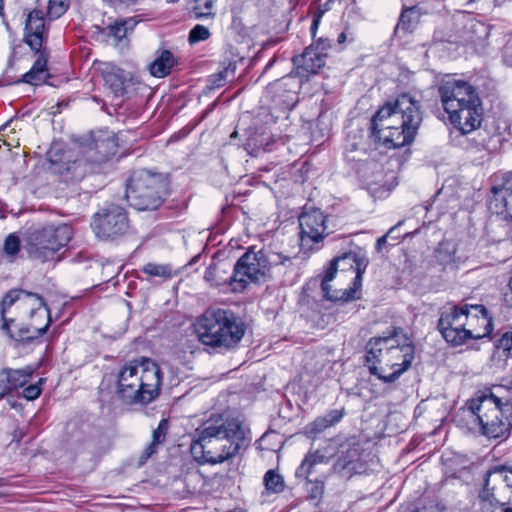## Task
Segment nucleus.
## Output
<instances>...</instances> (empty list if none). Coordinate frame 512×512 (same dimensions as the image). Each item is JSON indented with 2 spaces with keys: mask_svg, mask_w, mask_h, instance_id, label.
<instances>
[{
  "mask_svg": "<svg viewBox=\"0 0 512 512\" xmlns=\"http://www.w3.org/2000/svg\"><path fill=\"white\" fill-rule=\"evenodd\" d=\"M72 227L66 223L48 224L27 237L25 249L30 258L45 262L71 240Z\"/></svg>",
  "mask_w": 512,
  "mask_h": 512,
  "instance_id": "obj_9",
  "label": "nucleus"
},
{
  "mask_svg": "<svg viewBox=\"0 0 512 512\" xmlns=\"http://www.w3.org/2000/svg\"><path fill=\"white\" fill-rule=\"evenodd\" d=\"M161 384L159 366L153 360L141 357L119 369L115 395L126 405H147L159 396Z\"/></svg>",
  "mask_w": 512,
  "mask_h": 512,
  "instance_id": "obj_4",
  "label": "nucleus"
},
{
  "mask_svg": "<svg viewBox=\"0 0 512 512\" xmlns=\"http://www.w3.org/2000/svg\"><path fill=\"white\" fill-rule=\"evenodd\" d=\"M210 35L211 33L206 26L197 24L190 30L188 41L191 45H193L201 41L207 40L210 37Z\"/></svg>",
  "mask_w": 512,
  "mask_h": 512,
  "instance_id": "obj_41",
  "label": "nucleus"
},
{
  "mask_svg": "<svg viewBox=\"0 0 512 512\" xmlns=\"http://www.w3.org/2000/svg\"><path fill=\"white\" fill-rule=\"evenodd\" d=\"M45 317H46V322H45L44 326L39 327V328L33 327V329L35 330V334L27 335L25 337L27 340H31L33 338H37V337L42 336L43 334L46 333L48 327L50 326V322H51L50 310L48 308L45 309Z\"/></svg>",
  "mask_w": 512,
  "mask_h": 512,
  "instance_id": "obj_46",
  "label": "nucleus"
},
{
  "mask_svg": "<svg viewBox=\"0 0 512 512\" xmlns=\"http://www.w3.org/2000/svg\"><path fill=\"white\" fill-rule=\"evenodd\" d=\"M346 41L353 42L354 41V35L351 31L348 29L341 32L337 37V43L339 45H343Z\"/></svg>",
  "mask_w": 512,
  "mask_h": 512,
  "instance_id": "obj_50",
  "label": "nucleus"
},
{
  "mask_svg": "<svg viewBox=\"0 0 512 512\" xmlns=\"http://www.w3.org/2000/svg\"><path fill=\"white\" fill-rule=\"evenodd\" d=\"M142 272L152 278H160L162 280L171 279L174 275L173 268L169 264H158L149 262L142 267Z\"/></svg>",
  "mask_w": 512,
  "mask_h": 512,
  "instance_id": "obj_36",
  "label": "nucleus"
},
{
  "mask_svg": "<svg viewBox=\"0 0 512 512\" xmlns=\"http://www.w3.org/2000/svg\"><path fill=\"white\" fill-rule=\"evenodd\" d=\"M263 256L268 272H270L272 268H278L279 272H282L281 267H283V273H286L287 269L293 266L292 258L281 252L263 250Z\"/></svg>",
  "mask_w": 512,
  "mask_h": 512,
  "instance_id": "obj_31",
  "label": "nucleus"
},
{
  "mask_svg": "<svg viewBox=\"0 0 512 512\" xmlns=\"http://www.w3.org/2000/svg\"><path fill=\"white\" fill-rule=\"evenodd\" d=\"M169 428V422L167 419H162L158 427L152 433V441L145 448L143 454L141 455V461L144 462L148 458H150L154 453H156L157 448L160 444H162L166 438L167 432Z\"/></svg>",
  "mask_w": 512,
  "mask_h": 512,
  "instance_id": "obj_30",
  "label": "nucleus"
},
{
  "mask_svg": "<svg viewBox=\"0 0 512 512\" xmlns=\"http://www.w3.org/2000/svg\"><path fill=\"white\" fill-rule=\"evenodd\" d=\"M236 135H237V132L235 131V132H233V133L231 134V137H236Z\"/></svg>",
  "mask_w": 512,
  "mask_h": 512,
  "instance_id": "obj_59",
  "label": "nucleus"
},
{
  "mask_svg": "<svg viewBox=\"0 0 512 512\" xmlns=\"http://www.w3.org/2000/svg\"><path fill=\"white\" fill-rule=\"evenodd\" d=\"M41 384L42 379H40L37 383L31 384L24 388L22 395L27 400H35L37 399L41 394Z\"/></svg>",
  "mask_w": 512,
  "mask_h": 512,
  "instance_id": "obj_45",
  "label": "nucleus"
},
{
  "mask_svg": "<svg viewBox=\"0 0 512 512\" xmlns=\"http://www.w3.org/2000/svg\"><path fill=\"white\" fill-rule=\"evenodd\" d=\"M344 416V410L334 409L326 413L324 416L316 418L311 423V432L314 434L320 433L323 430L338 423Z\"/></svg>",
  "mask_w": 512,
  "mask_h": 512,
  "instance_id": "obj_34",
  "label": "nucleus"
},
{
  "mask_svg": "<svg viewBox=\"0 0 512 512\" xmlns=\"http://www.w3.org/2000/svg\"><path fill=\"white\" fill-rule=\"evenodd\" d=\"M334 291H335V290H333V289H332V287H331V285L329 284V294H334Z\"/></svg>",
  "mask_w": 512,
  "mask_h": 512,
  "instance_id": "obj_58",
  "label": "nucleus"
},
{
  "mask_svg": "<svg viewBox=\"0 0 512 512\" xmlns=\"http://www.w3.org/2000/svg\"><path fill=\"white\" fill-rule=\"evenodd\" d=\"M18 302L22 307L30 309L33 316L37 311L45 307L44 299L37 293L29 292L23 289H12L6 293L0 303V312L3 319L2 329L8 331V320L5 313L14 303Z\"/></svg>",
  "mask_w": 512,
  "mask_h": 512,
  "instance_id": "obj_15",
  "label": "nucleus"
},
{
  "mask_svg": "<svg viewBox=\"0 0 512 512\" xmlns=\"http://www.w3.org/2000/svg\"><path fill=\"white\" fill-rule=\"evenodd\" d=\"M397 226H398V225H396V226H394V227H391V228L389 229V231H388L385 235H383L382 237H380V238L377 240L376 248H377V250H378V251H380V250H381V248H382V246H383V245H385V244L387 243V238H388L389 236H392V235H393V233H394V232L396 231V229H397Z\"/></svg>",
  "mask_w": 512,
  "mask_h": 512,
  "instance_id": "obj_51",
  "label": "nucleus"
},
{
  "mask_svg": "<svg viewBox=\"0 0 512 512\" xmlns=\"http://www.w3.org/2000/svg\"><path fill=\"white\" fill-rule=\"evenodd\" d=\"M512 350V332L504 333L496 344V351L493 358H503L504 361L510 357V351Z\"/></svg>",
  "mask_w": 512,
  "mask_h": 512,
  "instance_id": "obj_39",
  "label": "nucleus"
},
{
  "mask_svg": "<svg viewBox=\"0 0 512 512\" xmlns=\"http://www.w3.org/2000/svg\"><path fill=\"white\" fill-rule=\"evenodd\" d=\"M310 46L314 47L316 51L325 53L327 56L328 50L331 48V42L329 39L319 38L317 41H315Z\"/></svg>",
  "mask_w": 512,
  "mask_h": 512,
  "instance_id": "obj_48",
  "label": "nucleus"
},
{
  "mask_svg": "<svg viewBox=\"0 0 512 512\" xmlns=\"http://www.w3.org/2000/svg\"><path fill=\"white\" fill-rule=\"evenodd\" d=\"M102 75L105 85L115 97H121L126 93L128 78L124 70L109 64L103 69Z\"/></svg>",
  "mask_w": 512,
  "mask_h": 512,
  "instance_id": "obj_25",
  "label": "nucleus"
},
{
  "mask_svg": "<svg viewBox=\"0 0 512 512\" xmlns=\"http://www.w3.org/2000/svg\"><path fill=\"white\" fill-rule=\"evenodd\" d=\"M486 475L490 484L498 485L512 498V466H495Z\"/></svg>",
  "mask_w": 512,
  "mask_h": 512,
  "instance_id": "obj_26",
  "label": "nucleus"
},
{
  "mask_svg": "<svg viewBox=\"0 0 512 512\" xmlns=\"http://www.w3.org/2000/svg\"><path fill=\"white\" fill-rule=\"evenodd\" d=\"M350 463H351V460H345V461H344V463H343V464H341V468H343V469H344V468H346ZM337 465H340V462H338V463L336 464V466H337Z\"/></svg>",
  "mask_w": 512,
  "mask_h": 512,
  "instance_id": "obj_55",
  "label": "nucleus"
},
{
  "mask_svg": "<svg viewBox=\"0 0 512 512\" xmlns=\"http://www.w3.org/2000/svg\"><path fill=\"white\" fill-rule=\"evenodd\" d=\"M464 412L478 425L481 434L499 438L512 427V404L502 403L494 394H479L466 402Z\"/></svg>",
  "mask_w": 512,
  "mask_h": 512,
  "instance_id": "obj_7",
  "label": "nucleus"
},
{
  "mask_svg": "<svg viewBox=\"0 0 512 512\" xmlns=\"http://www.w3.org/2000/svg\"><path fill=\"white\" fill-rule=\"evenodd\" d=\"M4 486H5L4 480H3L2 478H0V489H1L2 487H4ZM1 494H2V493L0 492V495H1Z\"/></svg>",
  "mask_w": 512,
  "mask_h": 512,
  "instance_id": "obj_56",
  "label": "nucleus"
},
{
  "mask_svg": "<svg viewBox=\"0 0 512 512\" xmlns=\"http://www.w3.org/2000/svg\"><path fill=\"white\" fill-rule=\"evenodd\" d=\"M193 12L197 19L214 18L215 0H194Z\"/></svg>",
  "mask_w": 512,
  "mask_h": 512,
  "instance_id": "obj_37",
  "label": "nucleus"
},
{
  "mask_svg": "<svg viewBox=\"0 0 512 512\" xmlns=\"http://www.w3.org/2000/svg\"><path fill=\"white\" fill-rule=\"evenodd\" d=\"M337 266L335 260H332L330 266L325 272V275L321 281V290L323 297L333 302H347L355 298L356 289L349 287L346 289H335L334 294H329V283L335 278L337 273Z\"/></svg>",
  "mask_w": 512,
  "mask_h": 512,
  "instance_id": "obj_24",
  "label": "nucleus"
},
{
  "mask_svg": "<svg viewBox=\"0 0 512 512\" xmlns=\"http://www.w3.org/2000/svg\"><path fill=\"white\" fill-rule=\"evenodd\" d=\"M47 55L41 52L34 61L31 69L23 75L22 81L31 85H39L48 77Z\"/></svg>",
  "mask_w": 512,
  "mask_h": 512,
  "instance_id": "obj_28",
  "label": "nucleus"
},
{
  "mask_svg": "<svg viewBox=\"0 0 512 512\" xmlns=\"http://www.w3.org/2000/svg\"><path fill=\"white\" fill-rule=\"evenodd\" d=\"M166 192L167 181L161 174L140 170L128 179L125 197L137 210H154L162 204Z\"/></svg>",
  "mask_w": 512,
  "mask_h": 512,
  "instance_id": "obj_8",
  "label": "nucleus"
},
{
  "mask_svg": "<svg viewBox=\"0 0 512 512\" xmlns=\"http://www.w3.org/2000/svg\"><path fill=\"white\" fill-rule=\"evenodd\" d=\"M3 11V0H0V14H2Z\"/></svg>",
  "mask_w": 512,
  "mask_h": 512,
  "instance_id": "obj_57",
  "label": "nucleus"
},
{
  "mask_svg": "<svg viewBox=\"0 0 512 512\" xmlns=\"http://www.w3.org/2000/svg\"><path fill=\"white\" fill-rule=\"evenodd\" d=\"M438 94L450 123L461 135L480 128L484 108L475 86L462 79L449 78L438 86Z\"/></svg>",
  "mask_w": 512,
  "mask_h": 512,
  "instance_id": "obj_3",
  "label": "nucleus"
},
{
  "mask_svg": "<svg viewBox=\"0 0 512 512\" xmlns=\"http://www.w3.org/2000/svg\"><path fill=\"white\" fill-rule=\"evenodd\" d=\"M12 386L6 381V377L0 380V399L10 393Z\"/></svg>",
  "mask_w": 512,
  "mask_h": 512,
  "instance_id": "obj_52",
  "label": "nucleus"
},
{
  "mask_svg": "<svg viewBox=\"0 0 512 512\" xmlns=\"http://www.w3.org/2000/svg\"><path fill=\"white\" fill-rule=\"evenodd\" d=\"M35 369L31 366H26L21 369H4L1 373L6 377V381L12 386L13 389L23 387L31 379Z\"/></svg>",
  "mask_w": 512,
  "mask_h": 512,
  "instance_id": "obj_29",
  "label": "nucleus"
},
{
  "mask_svg": "<svg viewBox=\"0 0 512 512\" xmlns=\"http://www.w3.org/2000/svg\"><path fill=\"white\" fill-rule=\"evenodd\" d=\"M50 169L57 174H76L77 168L83 159H73L71 152L62 151L57 146H52L47 153Z\"/></svg>",
  "mask_w": 512,
  "mask_h": 512,
  "instance_id": "obj_21",
  "label": "nucleus"
},
{
  "mask_svg": "<svg viewBox=\"0 0 512 512\" xmlns=\"http://www.w3.org/2000/svg\"><path fill=\"white\" fill-rule=\"evenodd\" d=\"M263 250H248L235 263L231 279L235 283L233 290L244 289L249 283H260L268 276Z\"/></svg>",
  "mask_w": 512,
  "mask_h": 512,
  "instance_id": "obj_10",
  "label": "nucleus"
},
{
  "mask_svg": "<svg viewBox=\"0 0 512 512\" xmlns=\"http://www.w3.org/2000/svg\"><path fill=\"white\" fill-rule=\"evenodd\" d=\"M92 228L100 239H115L129 228L127 214L120 206L110 205L94 215Z\"/></svg>",
  "mask_w": 512,
  "mask_h": 512,
  "instance_id": "obj_11",
  "label": "nucleus"
},
{
  "mask_svg": "<svg viewBox=\"0 0 512 512\" xmlns=\"http://www.w3.org/2000/svg\"><path fill=\"white\" fill-rule=\"evenodd\" d=\"M341 271H352L355 274L353 287L356 291L361 286L362 274L367 267V260L355 252H347L334 259Z\"/></svg>",
  "mask_w": 512,
  "mask_h": 512,
  "instance_id": "obj_23",
  "label": "nucleus"
},
{
  "mask_svg": "<svg viewBox=\"0 0 512 512\" xmlns=\"http://www.w3.org/2000/svg\"><path fill=\"white\" fill-rule=\"evenodd\" d=\"M263 480L266 489L272 493H280L284 490L285 484L283 477L274 470H268Z\"/></svg>",
  "mask_w": 512,
  "mask_h": 512,
  "instance_id": "obj_38",
  "label": "nucleus"
},
{
  "mask_svg": "<svg viewBox=\"0 0 512 512\" xmlns=\"http://www.w3.org/2000/svg\"><path fill=\"white\" fill-rule=\"evenodd\" d=\"M422 122L419 102L410 94L386 103L372 118V136L387 149L409 145Z\"/></svg>",
  "mask_w": 512,
  "mask_h": 512,
  "instance_id": "obj_2",
  "label": "nucleus"
},
{
  "mask_svg": "<svg viewBox=\"0 0 512 512\" xmlns=\"http://www.w3.org/2000/svg\"><path fill=\"white\" fill-rule=\"evenodd\" d=\"M326 217L320 209L305 210L299 216L300 241L303 248L311 249L325 237Z\"/></svg>",
  "mask_w": 512,
  "mask_h": 512,
  "instance_id": "obj_13",
  "label": "nucleus"
},
{
  "mask_svg": "<svg viewBox=\"0 0 512 512\" xmlns=\"http://www.w3.org/2000/svg\"><path fill=\"white\" fill-rule=\"evenodd\" d=\"M479 500L482 512H512V506H509L510 496L506 495L498 485L490 484L487 475Z\"/></svg>",
  "mask_w": 512,
  "mask_h": 512,
  "instance_id": "obj_16",
  "label": "nucleus"
},
{
  "mask_svg": "<svg viewBox=\"0 0 512 512\" xmlns=\"http://www.w3.org/2000/svg\"><path fill=\"white\" fill-rule=\"evenodd\" d=\"M412 13H414V8H410L404 11L400 16L398 25L401 26L403 29H408V24L410 22V14Z\"/></svg>",
  "mask_w": 512,
  "mask_h": 512,
  "instance_id": "obj_49",
  "label": "nucleus"
},
{
  "mask_svg": "<svg viewBox=\"0 0 512 512\" xmlns=\"http://www.w3.org/2000/svg\"><path fill=\"white\" fill-rule=\"evenodd\" d=\"M390 337L372 338L366 345V361L370 364V373L379 378L380 366H384L386 370V359L389 358Z\"/></svg>",
  "mask_w": 512,
  "mask_h": 512,
  "instance_id": "obj_18",
  "label": "nucleus"
},
{
  "mask_svg": "<svg viewBox=\"0 0 512 512\" xmlns=\"http://www.w3.org/2000/svg\"><path fill=\"white\" fill-rule=\"evenodd\" d=\"M320 18H321V14H319L318 16L314 17L313 21H312V25H311V33L313 35H315L317 29H318V25H319V22H320Z\"/></svg>",
  "mask_w": 512,
  "mask_h": 512,
  "instance_id": "obj_53",
  "label": "nucleus"
},
{
  "mask_svg": "<svg viewBox=\"0 0 512 512\" xmlns=\"http://www.w3.org/2000/svg\"><path fill=\"white\" fill-rule=\"evenodd\" d=\"M117 140L113 132L101 130L92 135L91 141L85 146V160L91 163H102L115 155Z\"/></svg>",
  "mask_w": 512,
  "mask_h": 512,
  "instance_id": "obj_14",
  "label": "nucleus"
},
{
  "mask_svg": "<svg viewBox=\"0 0 512 512\" xmlns=\"http://www.w3.org/2000/svg\"><path fill=\"white\" fill-rule=\"evenodd\" d=\"M19 250H20L19 238L14 234L8 235L4 242L5 253L8 255L14 256L19 252Z\"/></svg>",
  "mask_w": 512,
  "mask_h": 512,
  "instance_id": "obj_44",
  "label": "nucleus"
},
{
  "mask_svg": "<svg viewBox=\"0 0 512 512\" xmlns=\"http://www.w3.org/2000/svg\"><path fill=\"white\" fill-rule=\"evenodd\" d=\"M412 512H445V506L438 499H425L421 506Z\"/></svg>",
  "mask_w": 512,
  "mask_h": 512,
  "instance_id": "obj_42",
  "label": "nucleus"
},
{
  "mask_svg": "<svg viewBox=\"0 0 512 512\" xmlns=\"http://www.w3.org/2000/svg\"><path fill=\"white\" fill-rule=\"evenodd\" d=\"M295 74L308 79L310 75L318 73L324 67L326 54L316 51L314 47H307L301 55L293 57Z\"/></svg>",
  "mask_w": 512,
  "mask_h": 512,
  "instance_id": "obj_17",
  "label": "nucleus"
},
{
  "mask_svg": "<svg viewBox=\"0 0 512 512\" xmlns=\"http://www.w3.org/2000/svg\"><path fill=\"white\" fill-rule=\"evenodd\" d=\"M137 24L134 18H119L108 25V35L112 36L117 42L121 41L132 31Z\"/></svg>",
  "mask_w": 512,
  "mask_h": 512,
  "instance_id": "obj_33",
  "label": "nucleus"
},
{
  "mask_svg": "<svg viewBox=\"0 0 512 512\" xmlns=\"http://www.w3.org/2000/svg\"><path fill=\"white\" fill-rule=\"evenodd\" d=\"M462 147L470 154H479L475 160L484 161L490 155L489 144L492 140L490 133L487 130H476L471 134L462 135Z\"/></svg>",
  "mask_w": 512,
  "mask_h": 512,
  "instance_id": "obj_20",
  "label": "nucleus"
},
{
  "mask_svg": "<svg viewBox=\"0 0 512 512\" xmlns=\"http://www.w3.org/2000/svg\"><path fill=\"white\" fill-rule=\"evenodd\" d=\"M327 456L320 450H316L313 453H309L302 461L301 465L296 470L297 477H303L308 479L313 473L314 467L317 464L327 462Z\"/></svg>",
  "mask_w": 512,
  "mask_h": 512,
  "instance_id": "obj_32",
  "label": "nucleus"
},
{
  "mask_svg": "<svg viewBox=\"0 0 512 512\" xmlns=\"http://www.w3.org/2000/svg\"><path fill=\"white\" fill-rule=\"evenodd\" d=\"M69 6V0H49L47 14L51 19L62 16Z\"/></svg>",
  "mask_w": 512,
  "mask_h": 512,
  "instance_id": "obj_40",
  "label": "nucleus"
},
{
  "mask_svg": "<svg viewBox=\"0 0 512 512\" xmlns=\"http://www.w3.org/2000/svg\"><path fill=\"white\" fill-rule=\"evenodd\" d=\"M437 328L449 345L457 347L489 335L492 321L483 305H446L440 310Z\"/></svg>",
  "mask_w": 512,
  "mask_h": 512,
  "instance_id": "obj_5",
  "label": "nucleus"
},
{
  "mask_svg": "<svg viewBox=\"0 0 512 512\" xmlns=\"http://www.w3.org/2000/svg\"><path fill=\"white\" fill-rule=\"evenodd\" d=\"M306 480H307V491L309 493V497L314 500L320 499L324 492L323 481H319V480L313 481L309 478Z\"/></svg>",
  "mask_w": 512,
  "mask_h": 512,
  "instance_id": "obj_43",
  "label": "nucleus"
},
{
  "mask_svg": "<svg viewBox=\"0 0 512 512\" xmlns=\"http://www.w3.org/2000/svg\"><path fill=\"white\" fill-rule=\"evenodd\" d=\"M195 332L203 345L227 352L239 345L246 325L230 309L209 308L197 319Z\"/></svg>",
  "mask_w": 512,
  "mask_h": 512,
  "instance_id": "obj_6",
  "label": "nucleus"
},
{
  "mask_svg": "<svg viewBox=\"0 0 512 512\" xmlns=\"http://www.w3.org/2000/svg\"><path fill=\"white\" fill-rule=\"evenodd\" d=\"M245 438L236 418L211 417L198 427L190 445L191 454L201 464H218L233 458Z\"/></svg>",
  "mask_w": 512,
  "mask_h": 512,
  "instance_id": "obj_1",
  "label": "nucleus"
},
{
  "mask_svg": "<svg viewBox=\"0 0 512 512\" xmlns=\"http://www.w3.org/2000/svg\"><path fill=\"white\" fill-rule=\"evenodd\" d=\"M45 22L43 13L31 11L26 19L24 40L34 51H40L44 39Z\"/></svg>",
  "mask_w": 512,
  "mask_h": 512,
  "instance_id": "obj_19",
  "label": "nucleus"
},
{
  "mask_svg": "<svg viewBox=\"0 0 512 512\" xmlns=\"http://www.w3.org/2000/svg\"><path fill=\"white\" fill-rule=\"evenodd\" d=\"M228 70L225 69L217 74H214L210 77V83L212 88H220L225 84V80L227 77Z\"/></svg>",
  "mask_w": 512,
  "mask_h": 512,
  "instance_id": "obj_47",
  "label": "nucleus"
},
{
  "mask_svg": "<svg viewBox=\"0 0 512 512\" xmlns=\"http://www.w3.org/2000/svg\"><path fill=\"white\" fill-rule=\"evenodd\" d=\"M204 279L212 286H220L226 283L235 286V283L231 279V275L227 276L226 271L222 266L216 263L209 265L205 271Z\"/></svg>",
  "mask_w": 512,
  "mask_h": 512,
  "instance_id": "obj_35",
  "label": "nucleus"
},
{
  "mask_svg": "<svg viewBox=\"0 0 512 512\" xmlns=\"http://www.w3.org/2000/svg\"><path fill=\"white\" fill-rule=\"evenodd\" d=\"M388 344L390 349L389 358L386 359V373L384 366H380L379 379L392 383L410 367L414 359V346L410 342L400 344L393 336L388 339Z\"/></svg>",
  "mask_w": 512,
  "mask_h": 512,
  "instance_id": "obj_12",
  "label": "nucleus"
},
{
  "mask_svg": "<svg viewBox=\"0 0 512 512\" xmlns=\"http://www.w3.org/2000/svg\"><path fill=\"white\" fill-rule=\"evenodd\" d=\"M106 1L111 3V4H126V5H130V4H134L137 0H106Z\"/></svg>",
  "mask_w": 512,
  "mask_h": 512,
  "instance_id": "obj_54",
  "label": "nucleus"
},
{
  "mask_svg": "<svg viewBox=\"0 0 512 512\" xmlns=\"http://www.w3.org/2000/svg\"><path fill=\"white\" fill-rule=\"evenodd\" d=\"M174 65L175 58L172 52L162 49L156 52V57L150 64L149 70L154 77L163 78L170 74Z\"/></svg>",
  "mask_w": 512,
  "mask_h": 512,
  "instance_id": "obj_27",
  "label": "nucleus"
},
{
  "mask_svg": "<svg viewBox=\"0 0 512 512\" xmlns=\"http://www.w3.org/2000/svg\"><path fill=\"white\" fill-rule=\"evenodd\" d=\"M492 193L496 213L512 219V174L504 179L502 185L494 186Z\"/></svg>",
  "mask_w": 512,
  "mask_h": 512,
  "instance_id": "obj_22",
  "label": "nucleus"
}]
</instances>
